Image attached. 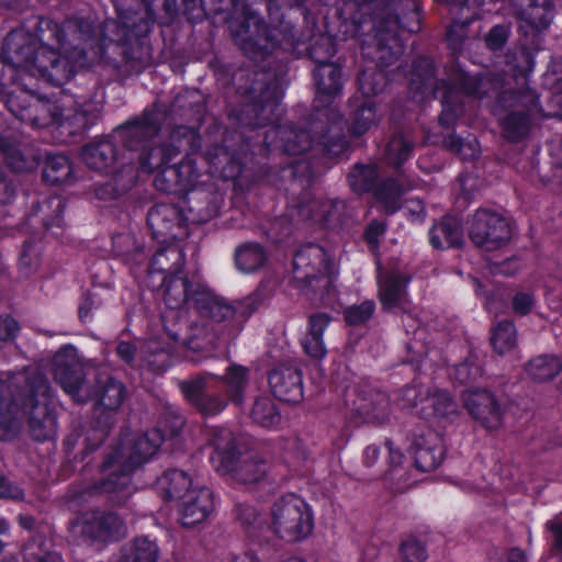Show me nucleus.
Listing matches in <instances>:
<instances>
[{
  "mask_svg": "<svg viewBox=\"0 0 562 562\" xmlns=\"http://www.w3.org/2000/svg\"><path fill=\"white\" fill-rule=\"evenodd\" d=\"M239 106L233 109L229 119H234L237 128L226 132L222 143L207 146L203 158L209 166L201 172L196 165V155L202 148L199 127L179 125L172 131V138H183L189 151L177 162L165 167L155 177L158 191L178 196L179 201L198 189L205 177L233 181L236 189L249 191L263 184L274 186L284 191L286 207L308 225L331 232H338L348 222L347 205L340 199L313 196V169L308 161L293 158L285 166L276 169L267 164L259 165L255 171L246 162L254 156L263 158L273 153L271 144L263 143L258 127L244 125L236 114Z\"/></svg>",
  "mask_w": 562,
  "mask_h": 562,
  "instance_id": "obj_1",
  "label": "nucleus"
},
{
  "mask_svg": "<svg viewBox=\"0 0 562 562\" xmlns=\"http://www.w3.org/2000/svg\"><path fill=\"white\" fill-rule=\"evenodd\" d=\"M286 77L283 65L276 69L263 66L255 71L250 85L244 89L247 101L234 112L239 122L258 127L263 143L271 144L273 151L299 157L314 149L327 159L342 157L350 144L342 128V115L333 105L344 88L342 67L334 61L314 67L316 95L304 126L293 122L281 124Z\"/></svg>",
  "mask_w": 562,
  "mask_h": 562,
  "instance_id": "obj_2",
  "label": "nucleus"
},
{
  "mask_svg": "<svg viewBox=\"0 0 562 562\" xmlns=\"http://www.w3.org/2000/svg\"><path fill=\"white\" fill-rule=\"evenodd\" d=\"M159 289L162 290L167 307L161 314L166 335L175 346L195 352H202L212 345L214 336L207 324H199L187 318V313L191 308L205 321L229 322L234 331L239 333L255 313L269 305L276 293V286L271 281L261 280L251 293L229 303L205 285L192 282L183 272L161 277L154 290Z\"/></svg>",
  "mask_w": 562,
  "mask_h": 562,
  "instance_id": "obj_3",
  "label": "nucleus"
},
{
  "mask_svg": "<svg viewBox=\"0 0 562 562\" xmlns=\"http://www.w3.org/2000/svg\"><path fill=\"white\" fill-rule=\"evenodd\" d=\"M63 30L61 43L52 42V49H74L85 57L93 50L99 63L111 66L117 72L130 76L140 72L151 56L149 34L158 23L151 4L140 11L119 10L116 20H106L98 27L90 19L74 18L64 24L54 21Z\"/></svg>",
  "mask_w": 562,
  "mask_h": 562,
  "instance_id": "obj_4",
  "label": "nucleus"
},
{
  "mask_svg": "<svg viewBox=\"0 0 562 562\" xmlns=\"http://www.w3.org/2000/svg\"><path fill=\"white\" fill-rule=\"evenodd\" d=\"M291 4H304L306 0H289ZM305 18L317 13L328 22L331 13L338 20V30L346 36L373 33L375 49L381 63L393 65L404 52L400 32L418 33L423 27L422 4L418 0H307Z\"/></svg>",
  "mask_w": 562,
  "mask_h": 562,
  "instance_id": "obj_5",
  "label": "nucleus"
},
{
  "mask_svg": "<svg viewBox=\"0 0 562 562\" xmlns=\"http://www.w3.org/2000/svg\"><path fill=\"white\" fill-rule=\"evenodd\" d=\"M267 7L268 18L271 25L249 5L243 8V20L239 24V32L244 34L240 40V49L250 59H260L267 61L272 54L278 50H288L296 47L297 32L295 26L286 21V13L283 9L284 5L289 9H297L300 14L303 16L306 24H311L316 27L322 20L326 29L327 34H321L314 37L308 46L306 47L307 57L315 63V66L323 65V63H333L331 58L337 53V44L335 37L330 35L333 32H337L342 35V38H349L338 30V20L331 13L328 22L323 18L322 14L317 13L316 4L314 13L310 18H305L304 10L310 7V2L304 4H291L289 0H265ZM357 36H350L356 38Z\"/></svg>",
  "mask_w": 562,
  "mask_h": 562,
  "instance_id": "obj_6",
  "label": "nucleus"
},
{
  "mask_svg": "<svg viewBox=\"0 0 562 562\" xmlns=\"http://www.w3.org/2000/svg\"><path fill=\"white\" fill-rule=\"evenodd\" d=\"M63 30L47 16H40L31 27L22 25L3 38L0 54V97L3 95L5 68L10 77L16 70L35 68L40 76L55 85L67 82L74 74V63L52 49V42L61 43Z\"/></svg>",
  "mask_w": 562,
  "mask_h": 562,
  "instance_id": "obj_7",
  "label": "nucleus"
},
{
  "mask_svg": "<svg viewBox=\"0 0 562 562\" xmlns=\"http://www.w3.org/2000/svg\"><path fill=\"white\" fill-rule=\"evenodd\" d=\"M162 445L158 430H146L138 434L132 442L125 458L122 443H117L103 452L102 460L97 464V473L105 475L80 486L72 485L69 499L87 503L98 495H108L106 502L113 506H125L134 493L132 474L148 462Z\"/></svg>",
  "mask_w": 562,
  "mask_h": 562,
  "instance_id": "obj_8",
  "label": "nucleus"
},
{
  "mask_svg": "<svg viewBox=\"0 0 562 562\" xmlns=\"http://www.w3.org/2000/svg\"><path fill=\"white\" fill-rule=\"evenodd\" d=\"M26 419L31 437L49 440L57 428L54 394L48 380L32 373L8 384L0 379V440L16 432L18 416Z\"/></svg>",
  "mask_w": 562,
  "mask_h": 562,
  "instance_id": "obj_9",
  "label": "nucleus"
},
{
  "mask_svg": "<svg viewBox=\"0 0 562 562\" xmlns=\"http://www.w3.org/2000/svg\"><path fill=\"white\" fill-rule=\"evenodd\" d=\"M166 119L165 111L158 102L147 105L140 114L134 115L115 126V134L128 154L127 162L137 168V172L154 173L169 166L181 153L180 146L172 138L158 142Z\"/></svg>",
  "mask_w": 562,
  "mask_h": 562,
  "instance_id": "obj_10",
  "label": "nucleus"
},
{
  "mask_svg": "<svg viewBox=\"0 0 562 562\" xmlns=\"http://www.w3.org/2000/svg\"><path fill=\"white\" fill-rule=\"evenodd\" d=\"M536 65V54L521 47L515 57L513 77L521 87L509 88L498 93L496 102L506 111L499 119L502 136L510 144L527 139L533 127V114L541 109L539 94L528 83Z\"/></svg>",
  "mask_w": 562,
  "mask_h": 562,
  "instance_id": "obj_11",
  "label": "nucleus"
},
{
  "mask_svg": "<svg viewBox=\"0 0 562 562\" xmlns=\"http://www.w3.org/2000/svg\"><path fill=\"white\" fill-rule=\"evenodd\" d=\"M249 383V369L243 364L231 363L223 375L210 372L198 373L179 383L184 400L202 416H215L223 412L228 403L240 406L245 401Z\"/></svg>",
  "mask_w": 562,
  "mask_h": 562,
  "instance_id": "obj_12",
  "label": "nucleus"
},
{
  "mask_svg": "<svg viewBox=\"0 0 562 562\" xmlns=\"http://www.w3.org/2000/svg\"><path fill=\"white\" fill-rule=\"evenodd\" d=\"M127 395L125 384L113 376L105 380L95 379L93 384L86 389L82 403L93 402L92 418L85 431V448L80 453V461L86 462L83 472L91 467L93 459L90 454L95 452L110 436L116 420V414Z\"/></svg>",
  "mask_w": 562,
  "mask_h": 562,
  "instance_id": "obj_13",
  "label": "nucleus"
},
{
  "mask_svg": "<svg viewBox=\"0 0 562 562\" xmlns=\"http://www.w3.org/2000/svg\"><path fill=\"white\" fill-rule=\"evenodd\" d=\"M293 280L300 291L323 302L337 293L333 259L323 246L315 243L303 244L296 249Z\"/></svg>",
  "mask_w": 562,
  "mask_h": 562,
  "instance_id": "obj_14",
  "label": "nucleus"
},
{
  "mask_svg": "<svg viewBox=\"0 0 562 562\" xmlns=\"http://www.w3.org/2000/svg\"><path fill=\"white\" fill-rule=\"evenodd\" d=\"M376 50L378 63L374 68L361 70L357 76L360 94L352 95L348 101V132L351 137L358 138L375 126L381 115L378 111L375 97L382 93L390 83L389 75L383 68L391 65L381 63V54Z\"/></svg>",
  "mask_w": 562,
  "mask_h": 562,
  "instance_id": "obj_15",
  "label": "nucleus"
},
{
  "mask_svg": "<svg viewBox=\"0 0 562 562\" xmlns=\"http://www.w3.org/2000/svg\"><path fill=\"white\" fill-rule=\"evenodd\" d=\"M88 79L97 80L89 76L87 72L77 74L71 78V83L58 87L59 94H65L63 102L61 117L58 127L61 133L68 136H81L87 133L91 127L97 125L101 117L102 105L93 100L92 94L75 91L72 89V81L75 83H86Z\"/></svg>",
  "mask_w": 562,
  "mask_h": 562,
  "instance_id": "obj_16",
  "label": "nucleus"
},
{
  "mask_svg": "<svg viewBox=\"0 0 562 562\" xmlns=\"http://www.w3.org/2000/svg\"><path fill=\"white\" fill-rule=\"evenodd\" d=\"M314 513L310 504L295 493L279 497L271 507V539L301 542L314 530Z\"/></svg>",
  "mask_w": 562,
  "mask_h": 562,
  "instance_id": "obj_17",
  "label": "nucleus"
},
{
  "mask_svg": "<svg viewBox=\"0 0 562 562\" xmlns=\"http://www.w3.org/2000/svg\"><path fill=\"white\" fill-rule=\"evenodd\" d=\"M468 233L472 243L486 251L506 246L512 239V223L491 209H477L468 221Z\"/></svg>",
  "mask_w": 562,
  "mask_h": 562,
  "instance_id": "obj_18",
  "label": "nucleus"
},
{
  "mask_svg": "<svg viewBox=\"0 0 562 562\" xmlns=\"http://www.w3.org/2000/svg\"><path fill=\"white\" fill-rule=\"evenodd\" d=\"M75 77V72L69 77L67 82L61 85H55L43 79L35 68H26L22 70H15L11 77H9L13 89H9L4 86L3 95L0 97V101H3L5 108L19 119L21 122H25L24 114L30 113V106L33 105L35 98L40 92L38 85L44 82L52 87L58 88L61 86L70 85L71 78Z\"/></svg>",
  "mask_w": 562,
  "mask_h": 562,
  "instance_id": "obj_19",
  "label": "nucleus"
},
{
  "mask_svg": "<svg viewBox=\"0 0 562 562\" xmlns=\"http://www.w3.org/2000/svg\"><path fill=\"white\" fill-rule=\"evenodd\" d=\"M146 224L156 243L179 241L189 237V218L182 204L156 203L147 212Z\"/></svg>",
  "mask_w": 562,
  "mask_h": 562,
  "instance_id": "obj_20",
  "label": "nucleus"
},
{
  "mask_svg": "<svg viewBox=\"0 0 562 562\" xmlns=\"http://www.w3.org/2000/svg\"><path fill=\"white\" fill-rule=\"evenodd\" d=\"M179 202L188 211L189 223L204 224L220 214L224 204V192L217 186L215 178L205 177L198 189L191 190Z\"/></svg>",
  "mask_w": 562,
  "mask_h": 562,
  "instance_id": "obj_21",
  "label": "nucleus"
},
{
  "mask_svg": "<svg viewBox=\"0 0 562 562\" xmlns=\"http://www.w3.org/2000/svg\"><path fill=\"white\" fill-rule=\"evenodd\" d=\"M114 134L115 127L110 134L82 146L80 157L88 168L99 172H112L127 162L128 154L120 137Z\"/></svg>",
  "mask_w": 562,
  "mask_h": 562,
  "instance_id": "obj_22",
  "label": "nucleus"
},
{
  "mask_svg": "<svg viewBox=\"0 0 562 562\" xmlns=\"http://www.w3.org/2000/svg\"><path fill=\"white\" fill-rule=\"evenodd\" d=\"M469 415L487 431L497 430L503 425L505 411L498 397L487 389H468L461 394Z\"/></svg>",
  "mask_w": 562,
  "mask_h": 562,
  "instance_id": "obj_23",
  "label": "nucleus"
},
{
  "mask_svg": "<svg viewBox=\"0 0 562 562\" xmlns=\"http://www.w3.org/2000/svg\"><path fill=\"white\" fill-rule=\"evenodd\" d=\"M76 348L63 346L54 356L53 374L56 382L75 402L82 403L86 395V379L82 368L75 361Z\"/></svg>",
  "mask_w": 562,
  "mask_h": 562,
  "instance_id": "obj_24",
  "label": "nucleus"
},
{
  "mask_svg": "<svg viewBox=\"0 0 562 562\" xmlns=\"http://www.w3.org/2000/svg\"><path fill=\"white\" fill-rule=\"evenodd\" d=\"M72 524L85 538L100 542L119 541L125 527L116 513L100 509L83 513Z\"/></svg>",
  "mask_w": 562,
  "mask_h": 562,
  "instance_id": "obj_25",
  "label": "nucleus"
},
{
  "mask_svg": "<svg viewBox=\"0 0 562 562\" xmlns=\"http://www.w3.org/2000/svg\"><path fill=\"white\" fill-rule=\"evenodd\" d=\"M415 468L420 472L436 470L445 460L443 438L429 428H417L408 448Z\"/></svg>",
  "mask_w": 562,
  "mask_h": 562,
  "instance_id": "obj_26",
  "label": "nucleus"
},
{
  "mask_svg": "<svg viewBox=\"0 0 562 562\" xmlns=\"http://www.w3.org/2000/svg\"><path fill=\"white\" fill-rule=\"evenodd\" d=\"M233 516L249 544H257L261 551L269 544L271 524H268L265 514L256 505L247 502L236 503Z\"/></svg>",
  "mask_w": 562,
  "mask_h": 562,
  "instance_id": "obj_27",
  "label": "nucleus"
},
{
  "mask_svg": "<svg viewBox=\"0 0 562 562\" xmlns=\"http://www.w3.org/2000/svg\"><path fill=\"white\" fill-rule=\"evenodd\" d=\"M271 394L280 402L299 404L304 398L303 373L289 363H280L268 372Z\"/></svg>",
  "mask_w": 562,
  "mask_h": 562,
  "instance_id": "obj_28",
  "label": "nucleus"
},
{
  "mask_svg": "<svg viewBox=\"0 0 562 562\" xmlns=\"http://www.w3.org/2000/svg\"><path fill=\"white\" fill-rule=\"evenodd\" d=\"M159 246L147 266V284L156 288L161 277H171L183 272L186 252L178 241L157 243Z\"/></svg>",
  "mask_w": 562,
  "mask_h": 562,
  "instance_id": "obj_29",
  "label": "nucleus"
},
{
  "mask_svg": "<svg viewBox=\"0 0 562 562\" xmlns=\"http://www.w3.org/2000/svg\"><path fill=\"white\" fill-rule=\"evenodd\" d=\"M390 402L384 393L358 394L352 403L347 425L359 427L364 424L383 425L389 420Z\"/></svg>",
  "mask_w": 562,
  "mask_h": 562,
  "instance_id": "obj_30",
  "label": "nucleus"
},
{
  "mask_svg": "<svg viewBox=\"0 0 562 562\" xmlns=\"http://www.w3.org/2000/svg\"><path fill=\"white\" fill-rule=\"evenodd\" d=\"M213 508V492L206 486L194 487L179 499V521L184 528H193L205 521Z\"/></svg>",
  "mask_w": 562,
  "mask_h": 562,
  "instance_id": "obj_31",
  "label": "nucleus"
},
{
  "mask_svg": "<svg viewBox=\"0 0 562 562\" xmlns=\"http://www.w3.org/2000/svg\"><path fill=\"white\" fill-rule=\"evenodd\" d=\"M211 446L213 451L210 462L215 471L220 474L233 475L243 460L233 432L225 428L215 430Z\"/></svg>",
  "mask_w": 562,
  "mask_h": 562,
  "instance_id": "obj_32",
  "label": "nucleus"
},
{
  "mask_svg": "<svg viewBox=\"0 0 562 562\" xmlns=\"http://www.w3.org/2000/svg\"><path fill=\"white\" fill-rule=\"evenodd\" d=\"M65 99V94H59V91L50 94L38 92L33 105L29 108L30 113L24 114V123L34 128L58 127Z\"/></svg>",
  "mask_w": 562,
  "mask_h": 562,
  "instance_id": "obj_33",
  "label": "nucleus"
},
{
  "mask_svg": "<svg viewBox=\"0 0 562 562\" xmlns=\"http://www.w3.org/2000/svg\"><path fill=\"white\" fill-rule=\"evenodd\" d=\"M66 204V200L57 194L37 200L32 204L30 212L26 214V224L41 223L44 231L63 228Z\"/></svg>",
  "mask_w": 562,
  "mask_h": 562,
  "instance_id": "obj_34",
  "label": "nucleus"
},
{
  "mask_svg": "<svg viewBox=\"0 0 562 562\" xmlns=\"http://www.w3.org/2000/svg\"><path fill=\"white\" fill-rule=\"evenodd\" d=\"M137 182V168L133 164H122L111 172V177L94 184L98 200L115 201L128 193Z\"/></svg>",
  "mask_w": 562,
  "mask_h": 562,
  "instance_id": "obj_35",
  "label": "nucleus"
},
{
  "mask_svg": "<svg viewBox=\"0 0 562 562\" xmlns=\"http://www.w3.org/2000/svg\"><path fill=\"white\" fill-rule=\"evenodd\" d=\"M434 99L440 101L441 112L438 123L443 128H453L463 112V101L457 91L456 85L450 80L439 78L434 87Z\"/></svg>",
  "mask_w": 562,
  "mask_h": 562,
  "instance_id": "obj_36",
  "label": "nucleus"
},
{
  "mask_svg": "<svg viewBox=\"0 0 562 562\" xmlns=\"http://www.w3.org/2000/svg\"><path fill=\"white\" fill-rule=\"evenodd\" d=\"M0 155L5 165L14 172H32L43 161V154L40 149L24 148L16 146L11 136L0 138Z\"/></svg>",
  "mask_w": 562,
  "mask_h": 562,
  "instance_id": "obj_37",
  "label": "nucleus"
},
{
  "mask_svg": "<svg viewBox=\"0 0 562 562\" xmlns=\"http://www.w3.org/2000/svg\"><path fill=\"white\" fill-rule=\"evenodd\" d=\"M412 277L402 271H391L379 281L378 297L384 311L400 308L408 296Z\"/></svg>",
  "mask_w": 562,
  "mask_h": 562,
  "instance_id": "obj_38",
  "label": "nucleus"
},
{
  "mask_svg": "<svg viewBox=\"0 0 562 562\" xmlns=\"http://www.w3.org/2000/svg\"><path fill=\"white\" fill-rule=\"evenodd\" d=\"M333 321V316L325 312L312 313L307 317V330L301 339V346L306 356L322 360L327 353L324 333Z\"/></svg>",
  "mask_w": 562,
  "mask_h": 562,
  "instance_id": "obj_39",
  "label": "nucleus"
},
{
  "mask_svg": "<svg viewBox=\"0 0 562 562\" xmlns=\"http://www.w3.org/2000/svg\"><path fill=\"white\" fill-rule=\"evenodd\" d=\"M429 243L432 248L442 250L461 248L463 245V227L459 218L445 215L429 229Z\"/></svg>",
  "mask_w": 562,
  "mask_h": 562,
  "instance_id": "obj_40",
  "label": "nucleus"
},
{
  "mask_svg": "<svg viewBox=\"0 0 562 562\" xmlns=\"http://www.w3.org/2000/svg\"><path fill=\"white\" fill-rule=\"evenodd\" d=\"M42 181L48 186L71 183L75 180L74 165L69 156L45 151L42 161Z\"/></svg>",
  "mask_w": 562,
  "mask_h": 562,
  "instance_id": "obj_41",
  "label": "nucleus"
},
{
  "mask_svg": "<svg viewBox=\"0 0 562 562\" xmlns=\"http://www.w3.org/2000/svg\"><path fill=\"white\" fill-rule=\"evenodd\" d=\"M192 477L181 469L169 468L156 481V490L165 502L181 499L193 490Z\"/></svg>",
  "mask_w": 562,
  "mask_h": 562,
  "instance_id": "obj_42",
  "label": "nucleus"
},
{
  "mask_svg": "<svg viewBox=\"0 0 562 562\" xmlns=\"http://www.w3.org/2000/svg\"><path fill=\"white\" fill-rule=\"evenodd\" d=\"M437 67L427 56H417L411 67V89L420 97L434 95V87L439 80L436 78Z\"/></svg>",
  "mask_w": 562,
  "mask_h": 562,
  "instance_id": "obj_43",
  "label": "nucleus"
},
{
  "mask_svg": "<svg viewBox=\"0 0 562 562\" xmlns=\"http://www.w3.org/2000/svg\"><path fill=\"white\" fill-rule=\"evenodd\" d=\"M234 262L241 273L254 274L267 265L268 252L257 241H245L235 248Z\"/></svg>",
  "mask_w": 562,
  "mask_h": 562,
  "instance_id": "obj_44",
  "label": "nucleus"
},
{
  "mask_svg": "<svg viewBox=\"0 0 562 562\" xmlns=\"http://www.w3.org/2000/svg\"><path fill=\"white\" fill-rule=\"evenodd\" d=\"M450 80L457 87V91L462 97L484 98L486 97V90L484 89V76L479 72L471 75L465 71L460 65L459 60H456L447 70Z\"/></svg>",
  "mask_w": 562,
  "mask_h": 562,
  "instance_id": "obj_45",
  "label": "nucleus"
},
{
  "mask_svg": "<svg viewBox=\"0 0 562 562\" xmlns=\"http://www.w3.org/2000/svg\"><path fill=\"white\" fill-rule=\"evenodd\" d=\"M425 405L420 406L417 416L422 419L430 420L432 418H446L458 411V405L451 394L446 390L429 389V393L424 398Z\"/></svg>",
  "mask_w": 562,
  "mask_h": 562,
  "instance_id": "obj_46",
  "label": "nucleus"
},
{
  "mask_svg": "<svg viewBox=\"0 0 562 562\" xmlns=\"http://www.w3.org/2000/svg\"><path fill=\"white\" fill-rule=\"evenodd\" d=\"M372 193L376 202L383 205L387 213L394 214L401 209L405 189L397 178L386 177L378 181Z\"/></svg>",
  "mask_w": 562,
  "mask_h": 562,
  "instance_id": "obj_47",
  "label": "nucleus"
},
{
  "mask_svg": "<svg viewBox=\"0 0 562 562\" xmlns=\"http://www.w3.org/2000/svg\"><path fill=\"white\" fill-rule=\"evenodd\" d=\"M158 558L159 547L156 541L142 536L124 544L119 562H157Z\"/></svg>",
  "mask_w": 562,
  "mask_h": 562,
  "instance_id": "obj_48",
  "label": "nucleus"
},
{
  "mask_svg": "<svg viewBox=\"0 0 562 562\" xmlns=\"http://www.w3.org/2000/svg\"><path fill=\"white\" fill-rule=\"evenodd\" d=\"M379 181V168L375 164H355L348 176L347 182L350 190L356 194L373 192Z\"/></svg>",
  "mask_w": 562,
  "mask_h": 562,
  "instance_id": "obj_49",
  "label": "nucleus"
},
{
  "mask_svg": "<svg viewBox=\"0 0 562 562\" xmlns=\"http://www.w3.org/2000/svg\"><path fill=\"white\" fill-rule=\"evenodd\" d=\"M112 251L115 257L131 266H138L146 260L143 246L136 244L135 238L130 234L117 233L111 238Z\"/></svg>",
  "mask_w": 562,
  "mask_h": 562,
  "instance_id": "obj_50",
  "label": "nucleus"
},
{
  "mask_svg": "<svg viewBox=\"0 0 562 562\" xmlns=\"http://www.w3.org/2000/svg\"><path fill=\"white\" fill-rule=\"evenodd\" d=\"M526 373L535 382L553 380L562 370V361L554 355H541L526 364Z\"/></svg>",
  "mask_w": 562,
  "mask_h": 562,
  "instance_id": "obj_51",
  "label": "nucleus"
},
{
  "mask_svg": "<svg viewBox=\"0 0 562 562\" xmlns=\"http://www.w3.org/2000/svg\"><path fill=\"white\" fill-rule=\"evenodd\" d=\"M413 150V142L408 140L403 133L396 132L390 137L385 146V160L387 165L398 172L412 157Z\"/></svg>",
  "mask_w": 562,
  "mask_h": 562,
  "instance_id": "obj_52",
  "label": "nucleus"
},
{
  "mask_svg": "<svg viewBox=\"0 0 562 562\" xmlns=\"http://www.w3.org/2000/svg\"><path fill=\"white\" fill-rule=\"evenodd\" d=\"M261 234L273 245L286 243L294 233V223L290 215L282 214L262 222Z\"/></svg>",
  "mask_w": 562,
  "mask_h": 562,
  "instance_id": "obj_53",
  "label": "nucleus"
},
{
  "mask_svg": "<svg viewBox=\"0 0 562 562\" xmlns=\"http://www.w3.org/2000/svg\"><path fill=\"white\" fill-rule=\"evenodd\" d=\"M250 417L254 423L268 429H274L281 423V413L274 401L268 396H258L252 405Z\"/></svg>",
  "mask_w": 562,
  "mask_h": 562,
  "instance_id": "obj_54",
  "label": "nucleus"
},
{
  "mask_svg": "<svg viewBox=\"0 0 562 562\" xmlns=\"http://www.w3.org/2000/svg\"><path fill=\"white\" fill-rule=\"evenodd\" d=\"M483 375V368L480 358L473 351L463 361L453 366L450 371V378L454 383L467 385L476 382Z\"/></svg>",
  "mask_w": 562,
  "mask_h": 562,
  "instance_id": "obj_55",
  "label": "nucleus"
},
{
  "mask_svg": "<svg viewBox=\"0 0 562 562\" xmlns=\"http://www.w3.org/2000/svg\"><path fill=\"white\" fill-rule=\"evenodd\" d=\"M517 330L515 323L510 319L498 322L492 329L491 345L493 349L504 355L516 347Z\"/></svg>",
  "mask_w": 562,
  "mask_h": 562,
  "instance_id": "obj_56",
  "label": "nucleus"
},
{
  "mask_svg": "<svg viewBox=\"0 0 562 562\" xmlns=\"http://www.w3.org/2000/svg\"><path fill=\"white\" fill-rule=\"evenodd\" d=\"M429 386L418 383L416 379L411 384H406L398 391L397 402L401 408L408 409L417 415L422 405H425L424 398L429 393Z\"/></svg>",
  "mask_w": 562,
  "mask_h": 562,
  "instance_id": "obj_57",
  "label": "nucleus"
},
{
  "mask_svg": "<svg viewBox=\"0 0 562 562\" xmlns=\"http://www.w3.org/2000/svg\"><path fill=\"white\" fill-rule=\"evenodd\" d=\"M443 144L449 151L459 155L464 161L475 160L480 155L479 142L473 135L462 138L452 133L445 137Z\"/></svg>",
  "mask_w": 562,
  "mask_h": 562,
  "instance_id": "obj_58",
  "label": "nucleus"
},
{
  "mask_svg": "<svg viewBox=\"0 0 562 562\" xmlns=\"http://www.w3.org/2000/svg\"><path fill=\"white\" fill-rule=\"evenodd\" d=\"M41 261V246L34 237L26 238L19 257V272L23 278L31 277Z\"/></svg>",
  "mask_w": 562,
  "mask_h": 562,
  "instance_id": "obj_59",
  "label": "nucleus"
},
{
  "mask_svg": "<svg viewBox=\"0 0 562 562\" xmlns=\"http://www.w3.org/2000/svg\"><path fill=\"white\" fill-rule=\"evenodd\" d=\"M266 473L267 464L265 461L244 458L232 477L247 485L260 482L265 477Z\"/></svg>",
  "mask_w": 562,
  "mask_h": 562,
  "instance_id": "obj_60",
  "label": "nucleus"
},
{
  "mask_svg": "<svg viewBox=\"0 0 562 562\" xmlns=\"http://www.w3.org/2000/svg\"><path fill=\"white\" fill-rule=\"evenodd\" d=\"M186 424L184 417L175 411L166 409L157 422V425L150 430H158L161 441L177 438Z\"/></svg>",
  "mask_w": 562,
  "mask_h": 562,
  "instance_id": "obj_61",
  "label": "nucleus"
},
{
  "mask_svg": "<svg viewBox=\"0 0 562 562\" xmlns=\"http://www.w3.org/2000/svg\"><path fill=\"white\" fill-rule=\"evenodd\" d=\"M376 305L373 300H364L360 304L348 305L342 311L346 325L357 327L366 325L373 316Z\"/></svg>",
  "mask_w": 562,
  "mask_h": 562,
  "instance_id": "obj_62",
  "label": "nucleus"
},
{
  "mask_svg": "<svg viewBox=\"0 0 562 562\" xmlns=\"http://www.w3.org/2000/svg\"><path fill=\"white\" fill-rule=\"evenodd\" d=\"M400 562H426L428 550L426 542L415 536H409L402 540L398 547Z\"/></svg>",
  "mask_w": 562,
  "mask_h": 562,
  "instance_id": "obj_63",
  "label": "nucleus"
},
{
  "mask_svg": "<svg viewBox=\"0 0 562 562\" xmlns=\"http://www.w3.org/2000/svg\"><path fill=\"white\" fill-rule=\"evenodd\" d=\"M24 562H64L60 553L46 548L44 541L29 542L23 552Z\"/></svg>",
  "mask_w": 562,
  "mask_h": 562,
  "instance_id": "obj_64",
  "label": "nucleus"
}]
</instances>
